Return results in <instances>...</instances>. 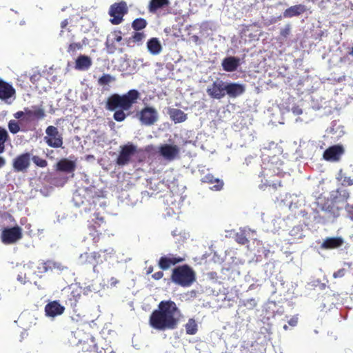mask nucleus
Masks as SVG:
<instances>
[{
	"label": "nucleus",
	"mask_w": 353,
	"mask_h": 353,
	"mask_svg": "<svg viewBox=\"0 0 353 353\" xmlns=\"http://www.w3.org/2000/svg\"><path fill=\"white\" fill-rule=\"evenodd\" d=\"M181 311L172 300L161 301L149 317V325L154 330L165 331L177 327Z\"/></svg>",
	"instance_id": "nucleus-1"
},
{
	"label": "nucleus",
	"mask_w": 353,
	"mask_h": 353,
	"mask_svg": "<svg viewBox=\"0 0 353 353\" xmlns=\"http://www.w3.org/2000/svg\"><path fill=\"white\" fill-rule=\"evenodd\" d=\"M16 119L9 121L8 127L9 131L15 134L21 131L26 132L30 130L28 125L32 121H39L43 119L46 114L42 105H32L30 108H24L23 110H19L13 114Z\"/></svg>",
	"instance_id": "nucleus-2"
},
{
	"label": "nucleus",
	"mask_w": 353,
	"mask_h": 353,
	"mask_svg": "<svg viewBox=\"0 0 353 353\" xmlns=\"http://www.w3.org/2000/svg\"><path fill=\"white\" fill-rule=\"evenodd\" d=\"M139 96V92L134 89L129 90L123 95L112 94L107 99L105 108L110 111L118 109L128 110L137 102Z\"/></svg>",
	"instance_id": "nucleus-3"
},
{
	"label": "nucleus",
	"mask_w": 353,
	"mask_h": 353,
	"mask_svg": "<svg viewBox=\"0 0 353 353\" xmlns=\"http://www.w3.org/2000/svg\"><path fill=\"white\" fill-rule=\"evenodd\" d=\"M114 252L112 248L101 249L99 251L85 252L78 259V263L82 266H92L94 272H98L97 267L107 261Z\"/></svg>",
	"instance_id": "nucleus-4"
},
{
	"label": "nucleus",
	"mask_w": 353,
	"mask_h": 353,
	"mask_svg": "<svg viewBox=\"0 0 353 353\" xmlns=\"http://www.w3.org/2000/svg\"><path fill=\"white\" fill-rule=\"evenodd\" d=\"M172 281L183 288L190 287L196 280L193 269L188 265H183L173 269L171 274Z\"/></svg>",
	"instance_id": "nucleus-5"
},
{
	"label": "nucleus",
	"mask_w": 353,
	"mask_h": 353,
	"mask_svg": "<svg viewBox=\"0 0 353 353\" xmlns=\"http://www.w3.org/2000/svg\"><path fill=\"white\" fill-rule=\"evenodd\" d=\"M259 176L261 177V184L259 187L262 190H265L267 187H272L274 190H276L278 187L282 185L281 181L279 179L281 176L279 168L274 165L263 168Z\"/></svg>",
	"instance_id": "nucleus-6"
},
{
	"label": "nucleus",
	"mask_w": 353,
	"mask_h": 353,
	"mask_svg": "<svg viewBox=\"0 0 353 353\" xmlns=\"http://www.w3.org/2000/svg\"><path fill=\"white\" fill-rule=\"evenodd\" d=\"M46 135L43 139L49 147L54 148H62L63 143V136L57 127L48 126L46 129Z\"/></svg>",
	"instance_id": "nucleus-7"
},
{
	"label": "nucleus",
	"mask_w": 353,
	"mask_h": 353,
	"mask_svg": "<svg viewBox=\"0 0 353 353\" xmlns=\"http://www.w3.org/2000/svg\"><path fill=\"white\" fill-rule=\"evenodd\" d=\"M136 153L137 147L134 144L128 143L121 145L118 157L115 161L116 164L119 166L128 165L130 162L132 156Z\"/></svg>",
	"instance_id": "nucleus-8"
},
{
	"label": "nucleus",
	"mask_w": 353,
	"mask_h": 353,
	"mask_svg": "<svg viewBox=\"0 0 353 353\" xmlns=\"http://www.w3.org/2000/svg\"><path fill=\"white\" fill-rule=\"evenodd\" d=\"M127 12L128 6L125 1H123L112 4L109 10V14L112 17L110 19L111 23L113 25L120 24L123 21V17Z\"/></svg>",
	"instance_id": "nucleus-9"
},
{
	"label": "nucleus",
	"mask_w": 353,
	"mask_h": 353,
	"mask_svg": "<svg viewBox=\"0 0 353 353\" xmlns=\"http://www.w3.org/2000/svg\"><path fill=\"white\" fill-rule=\"evenodd\" d=\"M74 336L78 339V343L81 345L83 352H91L96 348L94 339L90 334L85 333L83 330L78 328L74 332Z\"/></svg>",
	"instance_id": "nucleus-10"
},
{
	"label": "nucleus",
	"mask_w": 353,
	"mask_h": 353,
	"mask_svg": "<svg viewBox=\"0 0 353 353\" xmlns=\"http://www.w3.org/2000/svg\"><path fill=\"white\" fill-rule=\"evenodd\" d=\"M82 289L77 285H71L65 289L63 293L65 297V304L71 307H74L81 296Z\"/></svg>",
	"instance_id": "nucleus-11"
},
{
	"label": "nucleus",
	"mask_w": 353,
	"mask_h": 353,
	"mask_svg": "<svg viewBox=\"0 0 353 353\" xmlns=\"http://www.w3.org/2000/svg\"><path fill=\"white\" fill-rule=\"evenodd\" d=\"M1 241L6 244H12L22 238V229L19 226L4 228L1 233Z\"/></svg>",
	"instance_id": "nucleus-12"
},
{
	"label": "nucleus",
	"mask_w": 353,
	"mask_h": 353,
	"mask_svg": "<svg viewBox=\"0 0 353 353\" xmlns=\"http://www.w3.org/2000/svg\"><path fill=\"white\" fill-rule=\"evenodd\" d=\"M159 116L157 110L153 107H145L139 114L140 122L145 125H152L158 120Z\"/></svg>",
	"instance_id": "nucleus-13"
},
{
	"label": "nucleus",
	"mask_w": 353,
	"mask_h": 353,
	"mask_svg": "<svg viewBox=\"0 0 353 353\" xmlns=\"http://www.w3.org/2000/svg\"><path fill=\"white\" fill-rule=\"evenodd\" d=\"M122 32L121 30H115L112 32L110 36L107 37L105 41V48L108 54H114L117 50L121 53L123 52L122 48H118L117 43H120L122 41Z\"/></svg>",
	"instance_id": "nucleus-14"
},
{
	"label": "nucleus",
	"mask_w": 353,
	"mask_h": 353,
	"mask_svg": "<svg viewBox=\"0 0 353 353\" xmlns=\"http://www.w3.org/2000/svg\"><path fill=\"white\" fill-rule=\"evenodd\" d=\"M225 83L223 81H215L207 88L208 94L212 99H221L225 96Z\"/></svg>",
	"instance_id": "nucleus-15"
},
{
	"label": "nucleus",
	"mask_w": 353,
	"mask_h": 353,
	"mask_svg": "<svg viewBox=\"0 0 353 353\" xmlns=\"http://www.w3.org/2000/svg\"><path fill=\"white\" fill-rule=\"evenodd\" d=\"M159 152L165 159L172 161L179 157L180 149L176 145L163 144L159 148Z\"/></svg>",
	"instance_id": "nucleus-16"
},
{
	"label": "nucleus",
	"mask_w": 353,
	"mask_h": 353,
	"mask_svg": "<svg viewBox=\"0 0 353 353\" xmlns=\"http://www.w3.org/2000/svg\"><path fill=\"white\" fill-rule=\"evenodd\" d=\"M344 153V148L341 145H334L327 148L323 152V159L327 161H338Z\"/></svg>",
	"instance_id": "nucleus-17"
},
{
	"label": "nucleus",
	"mask_w": 353,
	"mask_h": 353,
	"mask_svg": "<svg viewBox=\"0 0 353 353\" xmlns=\"http://www.w3.org/2000/svg\"><path fill=\"white\" fill-rule=\"evenodd\" d=\"M184 260L185 259L183 257L169 254L167 256H161L159 260L158 265L161 270H165L171 265H175L177 263L183 262Z\"/></svg>",
	"instance_id": "nucleus-18"
},
{
	"label": "nucleus",
	"mask_w": 353,
	"mask_h": 353,
	"mask_svg": "<svg viewBox=\"0 0 353 353\" xmlns=\"http://www.w3.org/2000/svg\"><path fill=\"white\" fill-rule=\"evenodd\" d=\"M30 154L28 152L17 156L13 161V168L17 172L26 170L30 166Z\"/></svg>",
	"instance_id": "nucleus-19"
},
{
	"label": "nucleus",
	"mask_w": 353,
	"mask_h": 353,
	"mask_svg": "<svg viewBox=\"0 0 353 353\" xmlns=\"http://www.w3.org/2000/svg\"><path fill=\"white\" fill-rule=\"evenodd\" d=\"M15 94L16 90L14 87L0 78V99L6 101L14 97Z\"/></svg>",
	"instance_id": "nucleus-20"
},
{
	"label": "nucleus",
	"mask_w": 353,
	"mask_h": 353,
	"mask_svg": "<svg viewBox=\"0 0 353 353\" xmlns=\"http://www.w3.org/2000/svg\"><path fill=\"white\" fill-rule=\"evenodd\" d=\"M105 223L103 217H99V214L96 216V220L94 224L89 225L90 235L92 236V243L95 248L98 247V243L100 240L101 233L97 231V228L100 227L101 223Z\"/></svg>",
	"instance_id": "nucleus-21"
},
{
	"label": "nucleus",
	"mask_w": 353,
	"mask_h": 353,
	"mask_svg": "<svg viewBox=\"0 0 353 353\" xmlns=\"http://www.w3.org/2000/svg\"><path fill=\"white\" fill-rule=\"evenodd\" d=\"M64 310L65 307L57 301H51L45 306L46 315L50 317L61 315L64 312Z\"/></svg>",
	"instance_id": "nucleus-22"
},
{
	"label": "nucleus",
	"mask_w": 353,
	"mask_h": 353,
	"mask_svg": "<svg viewBox=\"0 0 353 353\" xmlns=\"http://www.w3.org/2000/svg\"><path fill=\"white\" fill-rule=\"evenodd\" d=\"M55 169L57 171L65 173H72L76 169V163L66 158H63L57 163Z\"/></svg>",
	"instance_id": "nucleus-23"
},
{
	"label": "nucleus",
	"mask_w": 353,
	"mask_h": 353,
	"mask_svg": "<svg viewBox=\"0 0 353 353\" xmlns=\"http://www.w3.org/2000/svg\"><path fill=\"white\" fill-rule=\"evenodd\" d=\"M225 94L231 98H236L245 92L244 85L237 83H225Z\"/></svg>",
	"instance_id": "nucleus-24"
},
{
	"label": "nucleus",
	"mask_w": 353,
	"mask_h": 353,
	"mask_svg": "<svg viewBox=\"0 0 353 353\" xmlns=\"http://www.w3.org/2000/svg\"><path fill=\"white\" fill-rule=\"evenodd\" d=\"M344 240L341 236L327 237L323 241L321 248L325 250L336 249L341 247Z\"/></svg>",
	"instance_id": "nucleus-25"
},
{
	"label": "nucleus",
	"mask_w": 353,
	"mask_h": 353,
	"mask_svg": "<svg viewBox=\"0 0 353 353\" xmlns=\"http://www.w3.org/2000/svg\"><path fill=\"white\" fill-rule=\"evenodd\" d=\"M240 65V59L236 57H228L222 61L221 65L226 72L235 71Z\"/></svg>",
	"instance_id": "nucleus-26"
},
{
	"label": "nucleus",
	"mask_w": 353,
	"mask_h": 353,
	"mask_svg": "<svg viewBox=\"0 0 353 353\" xmlns=\"http://www.w3.org/2000/svg\"><path fill=\"white\" fill-rule=\"evenodd\" d=\"M170 3L169 0H150L148 9L150 13L155 14L158 10L168 7Z\"/></svg>",
	"instance_id": "nucleus-27"
},
{
	"label": "nucleus",
	"mask_w": 353,
	"mask_h": 353,
	"mask_svg": "<svg viewBox=\"0 0 353 353\" xmlns=\"http://www.w3.org/2000/svg\"><path fill=\"white\" fill-rule=\"evenodd\" d=\"M305 11L306 8L304 5L298 4L287 8L283 12V17L285 18H291L293 17L299 16L301 14L304 13Z\"/></svg>",
	"instance_id": "nucleus-28"
},
{
	"label": "nucleus",
	"mask_w": 353,
	"mask_h": 353,
	"mask_svg": "<svg viewBox=\"0 0 353 353\" xmlns=\"http://www.w3.org/2000/svg\"><path fill=\"white\" fill-rule=\"evenodd\" d=\"M92 59L87 55H79L75 61V68L79 70H86L92 65Z\"/></svg>",
	"instance_id": "nucleus-29"
},
{
	"label": "nucleus",
	"mask_w": 353,
	"mask_h": 353,
	"mask_svg": "<svg viewBox=\"0 0 353 353\" xmlns=\"http://www.w3.org/2000/svg\"><path fill=\"white\" fill-rule=\"evenodd\" d=\"M168 113L175 123L184 122L188 119L187 114L180 109L170 108Z\"/></svg>",
	"instance_id": "nucleus-30"
},
{
	"label": "nucleus",
	"mask_w": 353,
	"mask_h": 353,
	"mask_svg": "<svg viewBox=\"0 0 353 353\" xmlns=\"http://www.w3.org/2000/svg\"><path fill=\"white\" fill-rule=\"evenodd\" d=\"M61 265L59 263L48 260L39 264L38 267L40 273H46L48 271H52L54 269L61 270Z\"/></svg>",
	"instance_id": "nucleus-31"
},
{
	"label": "nucleus",
	"mask_w": 353,
	"mask_h": 353,
	"mask_svg": "<svg viewBox=\"0 0 353 353\" xmlns=\"http://www.w3.org/2000/svg\"><path fill=\"white\" fill-rule=\"evenodd\" d=\"M148 51L153 55L159 54L162 51V46L157 38H151L147 42Z\"/></svg>",
	"instance_id": "nucleus-32"
},
{
	"label": "nucleus",
	"mask_w": 353,
	"mask_h": 353,
	"mask_svg": "<svg viewBox=\"0 0 353 353\" xmlns=\"http://www.w3.org/2000/svg\"><path fill=\"white\" fill-rule=\"evenodd\" d=\"M203 181L208 183L214 185L211 188L212 190L219 191L223 188V181L215 179L212 174H207L204 176Z\"/></svg>",
	"instance_id": "nucleus-33"
},
{
	"label": "nucleus",
	"mask_w": 353,
	"mask_h": 353,
	"mask_svg": "<svg viewBox=\"0 0 353 353\" xmlns=\"http://www.w3.org/2000/svg\"><path fill=\"white\" fill-rule=\"evenodd\" d=\"M74 36L72 35L70 37H69V41L71 43L68 46L67 52L69 54H74L78 50H81L83 48V46L86 44L85 38L82 41V42H73Z\"/></svg>",
	"instance_id": "nucleus-34"
},
{
	"label": "nucleus",
	"mask_w": 353,
	"mask_h": 353,
	"mask_svg": "<svg viewBox=\"0 0 353 353\" xmlns=\"http://www.w3.org/2000/svg\"><path fill=\"white\" fill-rule=\"evenodd\" d=\"M185 331L188 334H195L198 330L197 324L194 319H190L185 325Z\"/></svg>",
	"instance_id": "nucleus-35"
},
{
	"label": "nucleus",
	"mask_w": 353,
	"mask_h": 353,
	"mask_svg": "<svg viewBox=\"0 0 353 353\" xmlns=\"http://www.w3.org/2000/svg\"><path fill=\"white\" fill-rule=\"evenodd\" d=\"M148 25L147 21L143 18H137L132 23V28L135 31L143 30Z\"/></svg>",
	"instance_id": "nucleus-36"
},
{
	"label": "nucleus",
	"mask_w": 353,
	"mask_h": 353,
	"mask_svg": "<svg viewBox=\"0 0 353 353\" xmlns=\"http://www.w3.org/2000/svg\"><path fill=\"white\" fill-rule=\"evenodd\" d=\"M9 139V135L6 129L0 127V154L5 151V143Z\"/></svg>",
	"instance_id": "nucleus-37"
},
{
	"label": "nucleus",
	"mask_w": 353,
	"mask_h": 353,
	"mask_svg": "<svg viewBox=\"0 0 353 353\" xmlns=\"http://www.w3.org/2000/svg\"><path fill=\"white\" fill-rule=\"evenodd\" d=\"M234 240L241 245H245L249 242L245 230H240L239 232H236L234 236Z\"/></svg>",
	"instance_id": "nucleus-38"
},
{
	"label": "nucleus",
	"mask_w": 353,
	"mask_h": 353,
	"mask_svg": "<svg viewBox=\"0 0 353 353\" xmlns=\"http://www.w3.org/2000/svg\"><path fill=\"white\" fill-rule=\"evenodd\" d=\"M68 19H64L61 23V31L59 32V35L61 37L65 38L69 37V33L70 32V30L69 28H68Z\"/></svg>",
	"instance_id": "nucleus-39"
},
{
	"label": "nucleus",
	"mask_w": 353,
	"mask_h": 353,
	"mask_svg": "<svg viewBox=\"0 0 353 353\" xmlns=\"http://www.w3.org/2000/svg\"><path fill=\"white\" fill-rule=\"evenodd\" d=\"M338 180L341 181V183L343 185H353V178L350 176H347L344 174L342 173L341 170L339 173Z\"/></svg>",
	"instance_id": "nucleus-40"
},
{
	"label": "nucleus",
	"mask_w": 353,
	"mask_h": 353,
	"mask_svg": "<svg viewBox=\"0 0 353 353\" xmlns=\"http://www.w3.org/2000/svg\"><path fill=\"white\" fill-rule=\"evenodd\" d=\"M145 34L144 32H139V31H136L135 32H134V34L132 35L130 39L134 42V43H141L142 41L145 39Z\"/></svg>",
	"instance_id": "nucleus-41"
},
{
	"label": "nucleus",
	"mask_w": 353,
	"mask_h": 353,
	"mask_svg": "<svg viewBox=\"0 0 353 353\" xmlns=\"http://www.w3.org/2000/svg\"><path fill=\"white\" fill-rule=\"evenodd\" d=\"M124 110H125L121 109L114 110L115 112L113 114L114 119L118 122L124 121L127 117V114H125Z\"/></svg>",
	"instance_id": "nucleus-42"
},
{
	"label": "nucleus",
	"mask_w": 353,
	"mask_h": 353,
	"mask_svg": "<svg viewBox=\"0 0 353 353\" xmlns=\"http://www.w3.org/2000/svg\"><path fill=\"white\" fill-rule=\"evenodd\" d=\"M114 78L109 74H103L99 79V84L101 85H108L110 82L114 81Z\"/></svg>",
	"instance_id": "nucleus-43"
},
{
	"label": "nucleus",
	"mask_w": 353,
	"mask_h": 353,
	"mask_svg": "<svg viewBox=\"0 0 353 353\" xmlns=\"http://www.w3.org/2000/svg\"><path fill=\"white\" fill-rule=\"evenodd\" d=\"M33 163L40 168H46L48 165V161L39 156H33L32 157Z\"/></svg>",
	"instance_id": "nucleus-44"
},
{
	"label": "nucleus",
	"mask_w": 353,
	"mask_h": 353,
	"mask_svg": "<svg viewBox=\"0 0 353 353\" xmlns=\"http://www.w3.org/2000/svg\"><path fill=\"white\" fill-rule=\"evenodd\" d=\"M17 280L23 283L26 284V283L29 282V278L26 276V274L25 272H21L18 276H17Z\"/></svg>",
	"instance_id": "nucleus-45"
},
{
	"label": "nucleus",
	"mask_w": 353,
	"mask_h": 353,
	"mask_svg": "<svg viewBox=\"0 0 353 353\" xmlns=\"http://www.w3.org/2000/svg\"><path fill=\"white\" fill-rule=\"evenodd\" d=\"M346 210H347L349 218L352 221H353V205H347L346 207Z\"/></svg>",
	"instance_id": "nucleus-46"
},
{
	"label": "nucleus",
	"mask_w": 353,
	"mask_h": 353,
	"mask_svg": "<svg viewBox=\"0 0 353 353\" xmlns=\"http://www.w3.org/2000/svg\"><path fill=\"white\" fill-rule=\"evenodd\" d=\"M345 275V270L343 268L339 270L338 271L335 272L333 274V276L334 278H340L343 277Z\"/></svg>",
	"instance_id": "nucleus-47"
},
{
	"label": "nucleus",
	"mask_w": 353,
	"mask_h": 353,
	"mask_svg": "<svg viewBox=\"0 0 353 353\" xmlns=\"http://www.w3.org/2000/svg\"><path fill=\"white\" fill-rule=\"evenodd\" d=\"M164 274L163 271H159L152 275V279L154 280H159L163 278Z\"/></svg>",
	"instance_id": "nucleus-48"
},
{
	"label": "nucleus",
	"mask_w": 353,
	"mask_h": 353,
	"mask_svg": "<svg viewBox=\"0 0 353 353\" xmlns=\"http://www.w3.org/2000/svg\"><path fill=\"white\" fill-rule=\"evenodd\" d=\"M298 323V318L296 316H293L288 321V324L291 326H296Z\"/></svg>",
	"instance_id": "nucleus-49"
},
{
	"label": "nucleus",
	"mask_w": 353,
	"mask_h": 353,
	"mask_svg": "<svg viewBox=\"0 0 353 353\" xmlns=\"http://www.w3.org/2000/svg\"><path fill=\"white\" fill-rule=\"evenodd\" d=\"M290 33V28L288 26L287 28L282 29L281 30V34L283 37H287Z\"/></svg>",
	"instance_id": "nucleus-50"
},
{
	"label": "nucleus",
	"mask_w": 353,
	"mask_h": 353,
	"mask_svg": "<svg viewBox=\"0 0 353 353\" xmlns=\"http://www.w3.org/2000/svg\"><path fill=\"white\" fill-rule=\"evenodd\" d=\"M118 283H119V281L114 277H112L110 279V284L111 286H115Z\"/></svg>",
	"instance_id": "nucleus-51"
},
{
	"label": "nucleus",
	"mask_w": 353,
	"mask_h": 353,
	"mask_svg": "<svg viewBox=\"0 0 353 353\" xmlns=\"http://www.w3.org/2000/svg\"><path fill=\"white\" fill-rule=\"evenodd\" d=\"M6 164V160L3 157H0V168Z\"/></svg>",
	"instance_id": "nucleus-52"
},
{
	"label": "nucleus",
	"mask_w": 353,
	"mask_h": 353,
	"mask_svg": "<svg viewBox=\"0 0 353 353\" xmlns=\"http://www.w3.org/2000/svg\"><path fill=\"white\" fill-rule=\"evenodd\" d=\"M152 272H153V267L152 266L148 267L147 268V270H146V274H151Z\"/></svg>",
	"instance_id": "nucleus-53"
},
{
	"label": "nucleus",
	"mask_w": 353,
	"mask_h": 353,
	"mask_svg": "<svg viewBox=\"0 0 353 353\" xmlns=\"http://www.w3.org/2000/svg\"><path fill=\"white\" fill-rule=\"evenodd\" d=\"M349 192L347 191H344V193L343 194V196L345 199H347L349 198Z\"/></svg>",
	"instance_id": "nucleus-54"
},
{
	"label": "nucleus",
	"mask_w": 353,
	"mask_h": 353,
	"mask_svg": "<svg viewBox=\"0 0 353 353\" xmlns=\"http://www.w3.org/2000/svg\"><path fill=\"white\" fill-rule=\"evenodd\" d=\"M99 353H102V352L101 351ZM103 353H115V352L112 350L106 349L104 350Z\"/></svg>",
	"instance_id": "nucleus-55"
},
{
	"label": "nucleus",
	"mask_w": 353,
	"mask_h": 353,
	"mask_svg": "<svg viewBox=\"0 0 353 353\" xmlns=\"http://www.w3.org/2000/svg\"><path fill=\"white\" fill-rule=\"evenodd\" d=\"M80 197V194H74V200L78 203V199Z\"/></svg>",
	"instance_id": "nucleus-56"
},
{
	"label": "nucleus",
	"mask_w": 353,
	"mask_h": 353,
	"mask_svg": "<svg viewBox=\"0 0 353 353\" xmlns=\"http://www.w3.org/2000/svg\"><path fill=\"white\" fill-rule=\"evenodd\" d=\"M350 54L353 57V47L352 48V50H351Z\"/></svg>",
	"instance_id": "nucleus-57"
},
{
	"label": "nucleus",
	"mask_w": 353,
	"mask_h": 353,
	"mask_svg": "<svg viewBox=\"0 0 353 353\" xmlns=\"http://www.w3.org/2000/svg\"><path fill=\"white\" fill-rule=\"evenodd\" d=\"M283 328H284V330H288V325H285L283 326Z\"/></svg>",
	"instance_id": "nucleus-58"
}]
</instances>
